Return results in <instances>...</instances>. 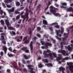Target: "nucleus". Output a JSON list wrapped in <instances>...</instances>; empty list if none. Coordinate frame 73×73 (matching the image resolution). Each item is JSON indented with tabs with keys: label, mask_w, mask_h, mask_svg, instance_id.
I'll return each instance as SVG.
<instances>
[{
	"label": "nucleus",
	"mask_w": 73,
	"mask_h": 73,
	"mask_svg": "<svg viewBox=\"0 0 73 73\" xmlns=\"http://www.w3.org/2000/svg\"><path fill=\"white\" fill-rule=\"evenodd\" d=\"M43 54L44 55V58H48L49 56V58L50 60H52L53 59V56H52V53H49L48 54L46 53V51H44Z\"/></svg>",
	"instance_id": "obj_1"
},
{
	"label": "nucleus",
	"mask_w": 73,
	"mask_h": 73,
	"mask_svg": "<svg viewBox=\"0 0 73 73\" xmlns=\"http://www.w3.org/2000/svg\"><path fill=\"white\" fill-rule=\"evenodd\" d=\"M73 64V63L72 62L70 63L68 62H67V64L68 66V68L71 73H73V65H72Z\"/></svg>",
	"instance_id": "obj_2"
},
{
	"label": "nucleus",
	"mask_w": 73,
	"mask_h": 73,
	"mask_svg": "<svg viewBox=\"0 0 73 73\" xmlns=\"http://www.w3.org/2000/svg\"><path fill=\"white\" fill-rule=\"evenodd\" d=\"M50 8L51 10H50V11L51 13H53V15H55V16H57V17H60L61 15L60 14H59V13H56V11L52 10L53 7H51Z\"/></svg>",
	"instance_id": "obj_3"
},
{
	"label": "nucleus",
	"mask_w": 73,
	"mask_h": 73,
	"mask_svg": "<svg viewBox=\"0 0 73 73\" xmlns=\"http://www.w3.org/2000/svg\"><path fill=\"white\" fill-rule=\"evenodd\" d=\"M52 44L51 43L46 42L45 43V46H42L41 48L42 49H47V48H48V46H52Z\"/></svg>",
	"instance_id": "obj_4"
},
{
	"label": "nucleus",
	"mask_w": 73,
	"mask_h": 73,
	"mask_svg": "<svg viewBox=\"0 0 73 73\" xmlns=\"http://www.w3.org/2000/svg\"><path fill=\"white\" fill-rule=\"evenodd\" d=\"M36 40H33V41H31V42L29 46L30 47V50L31 51V53H33V43L34 44H35L36 43Z\"/></svg>",
	"instance_id": "obj_5"
},
{
	"label": "nucleus",
	"mask_w": 73,
	"mask_h": 73,
	"mask_svg": "<svg viewBox=\"0 0 73 73\" xmlns=\"http://www.w3.org/2000/svg\"><path fill=\"white\" fill-rule=\"evenodd\" d=\"M52 55H54V57L55 58H56V61H57V62L60 61V60H61V55L60 54H58V56H58V57H57V55H56V54L55 53H53Z\"/></svg>",
	"instance_id": "obj_6"
},
{
	"label": "nucleus",
	"mask_w": 73,
	"mask_h": 73,
	"mask_svg": "<svg viewBox=\"0 0 73 73\" xmlns=\"http://www.w3.org/2000/svg\"><path fill=\"white\" fill-rule=\"evenodd\" d=\"M69 30H68V33L66 34V33H64V36H66L63 38L62 41H66L67 38L68 37V36L69 33Z\"/></svg>",
	"instance_id": "obj_7"
},
{
	"label": "nucleus",
	"mask_w": 73,
	"mask_h": 73,
	"mask_svg": "<svg viewBox=\"0 0 73 73\" xmlns=\"http://www.w3.org/2000/svg\"><path fill=\"white\" fill-rule=\"evenodd\" d=\"M27 67L30 70V72L31 73H35V72L34 71H33V68H31V67H32V66L31 65H29L27 66Z\"/></svg>",
	"instance_id": "obj_8"
},
{
	"label": "nucleus",
	"mask_w": 73,
	"mask_h": 73,
	"mask_svg": "<svg viewBox=\"0 0 73 73\" xmlns=\"http://www.w3.org/2000/svg\"><path fill=\"white\" fill-rule=\"evenodd\" d=\"M63 45H67V44L65 42H62L61 41L60 45V48L61 49H63V47H64Z\"/></svg>",
	"instance_id": "obj_9"
},
{
	"label": "nucleus",
	"mask_w": 73,
	"mask_h": 73,
	"mask_svg": "<svg viewBox=\"0 0 73 73\" xmlns=\"http://www.w3.org/2000/svg\"><path fill=\"white\" fill-rule=\"evenodd\" d=\"M29 31V35H30V36L31 37V36L32 35V27H30L28 29Z\"/></svg>",
	"instance_id": "obj_10"
},
{
	"label": "nucleus",
	"mask_w": 73,
	"mask_h": 73,
	"mask_svg": "<svg viewBox=\"0 0 73 73\" xmlns=\"http://www.w3.org/2000/svg\"><path fill=\"white\" fill-rule=\"evenodd\" d=\"M1 38L0 39V40H1V41H4V40H5V38H4V35H5V34L4 33H2L1 34Z\"/></svg>",
	"instance_id": "obj_11"
},
{
	"label": "nucleus",
	"mask_w": 73,
	"mask_h": 73,
	"mask_svg": "<svg viewBox=\"0 0 73 73\" xmlns=\"http://www.w3.org/2000/svg\"><path fill=\"white\" fill-rule=\"evenodd\" d=\"M3 50H4L5 52V54H6V53H7V48L6 46H3Z\"/></svg>",
	"instance_id": "obj_12"
},
{
	"label": "nucleus",
	"mask_w": 73,
	"mask_h": 73,
	"mask_svg": "<svg viewBox=\"0 0 73 73\" xmlns=\"http://www.w3.org/2000/svg\"><path fill=\"white\" fill-rule=\"evenodd\" d=\"M62 53L64 56H68V53H66V51L64 50H62Z\"/></svg>",
	"instance_id": "obj_13"
},
{
	"label": "nucleus",
	"mask_w": 73,
	"mask_h": 73,
	"mask_svg": "<svg viewBox=\"0 0 73 73\" xmlns=\"http://www.w3.org/2000/svg\"><path fill=\"white\" fill-rule=\"evenodd\" d=\"M65 47L67 48L69 51H71L72 50V47H70V45H68V46H65Z\"/></svg>",
	"instance_id": "obj_14"
},
{
	"label": "nucleus",
	"mask_w": 73,
	"mask_h": 73,
	"mask_svg": "<svg viewBox=\"0 0 73 73\" xmlns=\"http://www.w3.org/2000/svg\"><path fill=\"white\" fill-rule=\"evenodd\" d=\"M9 13H11V12H14L15 11V8L13 7L11 9H9L8 10Z\"/></svg>",
	"instance_id": "obj_15"
},
{
	"label": "nucleus",
	"mask_w": 73,
	"mask_h": 73,
	"mask_svg": "<svg viewBox=\"0 0 73 73\" xmlns=\"http://www.w3.org/2000/svg\"><path fill=\"white\" fill-rule=\"evenodd\" d=\"M51 7H52V10H53V11H57V10L58 9L56 8L55 7H54L52 6H51L50 7V10H51Z\"/></svg>",
	"instance_id": "obj_16"
},
{
	"label": "nucleus",
	"mask_w": 73,
	"mask_h": 73,
	"mask_svg": "<svg viewBox=\"0 0 73 73\" xmlns=\"http://www.w3.org/2000/svg\"><path fill=\"white\" fill-rule=\"evenodd\" d=\"M73 8L70 7L69 8H67L66 10V12H71V11Z\"/></svg>",
	"instance_id": "obj_17"
},
{
	"label": "nucleus",
	"mask_w": 73,
	"mask_h": 73,
	"mask_svg": "<svg viewBox=\"0 0 73 73\" xmlns=\"http://www.w3.org/2000/svg\"><path fill=\"white\" fill-rule=\"evenodd\" d=\"M12 1H13V0H5V2L7 4H8L9 3H12Z\"/></svg>",
	"instance_id": "obj_18"
},
{
	"label": "nucleus",
	"mask_w": 73,
	"mask_h": 73,
	"mask_svg": "<svg viewBox=\"0 0 73 73\" xmlns=\"http://www.w3.org/2000/svg\"><path fill=\"white\" fill-rule=\"evenodd\" d=\"M41 4H39L37 7V10L40 11L41 9Z\"/></svg>",
	"instance_id": "obj_19"
},
{
	"label": "nucleus",
	"mask_w": 73,
	"mask_h": 73,
	"mask_svg": "<svg viewBox=\"0 0 73 73\" xmlns=\"http://www.w3.org/2000/svg\"><path fill=\"white\" fill-rule=\"evenodd\" d=\"M43 24L44 25H48V22L47 21L45 20H43Z\"/></svg>",
	"instance_id": "obj_20"
},
{
	"label": "nucleus",
	"mask_w": 73,
	"mask_h": 73,
	"mask_svg": "<svg viewBox=\"0 0 73 73\" xmlns=\"http://www.w3.org/2000/svg\"><path fill=\"white\" fill-rule=\"evenodd\" d=\"M6 24L7 25V27H9V22L8 21V20H6L5 21Z\"/></svg>",
	"instance_id": "obj_21"
},
{
	"label": "nucleus",
	"mask_w": 73,
	"mask_h": 73,
	"mask_svg": "<svg viewBox=\"0 0 73 73\" xmlns=\"http://www.w3.org/2000/svg\"><path fill=\"white\" fill-rule=\"evenodd\" d=\"M7 56H9V57H12L14 56V55H13V54L11 53L10 54L9 53L7 54Z\"/></svg>",
	"instance_id": "obj_22"
},
{
	"label": "nucleus",
	"mask_w": 73,
	"mask_h": 73,
	"mask_svg": "<svg viewBox=\"0 0 73 73\" xmlns=\"http://www.w3.org/2000/svg\"><path fill=\"white\" fill-rule=\"evenodd\" d=\"M27 49H28V48L27 47H24L21 48V50H26Z\"/></svg>",
	"instance_id": "obj_23"
},
{
	"label": "nucleus",
	"mask_w": 73,
	"mask_h": 73,
	"mask_svg": "<svg viewBox=\"0 0 73 73\" xmlns=\"http://www.w3.org/2000/svg\"><path fill=\"white\" fill-rule=\"evenodd\" d=\"M42 61L43 62H46V63H48V60L47 59H42Z\"/></svg>",
	"instance_id": "obj_24"
},
{
	"label": "nucleus",
	"mask_w": 73,
	"mask_h": 73,
	"mask_svg": "<svg viewBox=\"0 0 73 73\" xmlns=\"http://www.w3.org/2000/svg\"><path fill=\"white\" fill-rule=\"evenodd\" d=\"M16 5L17 7H19L20 5V3L19 2H17L16 3Z\"/></svg>",
	"instance_id": "obj_25"
},
{
	"label": "nucleus",
	"mask_w": 73,
	"mask_h": 73,
	"mask_svg": "<svg viewBox=\"0 0 73 73\" xmlns=\"http://www.w3.org/2000/svg\"><path fill=\"white\" fill-rule=\"evenodd\" d=\"M10 33L11 35H13L14 36H15V35H16V33H15V32L13 31H12V32H11L10 31Z\"/></svg>",
	"instance_id": "obj_26"
},
{
	"label": "nucleus",
	"mask_w": 73,
	"mask_h": 73,
	"mask_svg": "<svg viewBox=\"0 0 73 73\" xmlns=\"http://www.w3.org/2000/svg\"><path fill=\"white\" fill-rule=\"evenodd\" d=\"M43 40H44L43 39H42L40 40V42L41 43L42 45H44V44H45V43L44 42V41H42Z\"/></svg>",
	"instance_id": "obj_27"
},
{
	"label": "nucleus",
	"mask_w": 73,
	"mask_h": 73,
	"mask_svg": "<svg viewBox=\"0 0 73 73\" xmlns=\"http://www.w3.org/2000/svg\"><path fill=\"white\" fill-rule=\"evenodd\" d=\"M8 29L10 30H15V28L12 27H8Z\"/></svg>",
	"instance_id": "obj_28"
},
{
	"label": "nucleus",
	"mask_w": 73,
	"mask_h": 73,
	"mask_svg": "<svg viewBox=\"0 0 73 73\" xmlns=\"http://www.w3.org/2000/svg\"><path fill=\"white\" fill-rule=\"evenodd\" d=\"M56 35L58 36H59V32H60V30H56Z\"/></svg>",
	"instance_id": "obj_29"
},
{
	"label": "nucleus",
	"mask_w": 73,
	"mask_h": 73,
	"mask_svg": "<svg viewBox=\"0 0 73 73\" xmlns=\"http://www.w3.org/2000/svg\"><path fill=\"white\" fill-rule=\"evenodd\" d=\"M27 13H26L25 15H22L21 16V17L22 18H26V16H27Z\"/></svg>",
	"instance_id": "obj_30"
},
{
	"label": "nucleus",
	"mask_w": 73,
	"mask_h": 73,
	"mask_svg": "<svg viewBox=\"0 0 73 73\" xmlns=\"http://www.w3.org/2000/svg\"><path fill=\"white\" fill-rule=\"evenodd\" d=\"M23 56L24 58H25L26 60H28V56H27L26 55L24 54Z\"/></svg>",
	"instance_id": "obj_31"
},
{
	"label": "nucleus",
	"mask_w": 73,
	"mask_h": 73,
	"mask_svg": "<svg viewBox=\"0 0 73 73\" xmlns=\"http://www.w3.org/2000/svg\"><path fill=\"white\" fill-rule=\"evenodd\" d=\"M28 38V37L27 36H25L24 37L23 40V41H26V40H27V39Z\"/></svg>",
	"instance_id": "obj_32"
},
{
	"label": "nucleus",
	"mask_w": 73,
	"mask_h": 73,
	"mask_svg": "<svg viewBox=\"0 0 73 73\" xmlns=\"http://www.w3.org/2000/svg\"><path fill=\"white\" fill-rule=\"evenodd\" d=\"M56 37L57 39V40H58L59 41H61V38H59L58 36H56Z\"/></svg>",
	"instance_id": "obj_33"
},
{
	"label": "nucleus",
	"mask_w": 73,
	"mask_h": 73,
	"mask_svg": "<svg viewBox=\"0 0 73 73\" xmlns=\"http://www.w3.org/2000/svg\"><path fill=\"white\" fill-rule=\"evenodd\" d=\"M32 1H33V0H27V2L29 3H30V4H32Z\"/></svg>",
	"instance_id": "obj_34"
},
{
	"label": "nucleus",
	"mask_w": 73,
	"mask_h": 73,
	"mask_svg": "<svg viewBox=\"0 0 73 73\" xmlns=\"http://www.w3.org/2000/svg\"><path fill=\"white\" fill-rule=\"evenodd\" d=\"M61 5L63 6H66L67 5V3H62Z\"/></svg>",
	"instance_id": "obj_35"
},
{
	"label": "nucleus",
	"mask_w": 73,
	"mask_h": 73,
	"mask_svg": "<svg viewBox=\"0 0 73 73\" xmlns=\"http://www.w3.org/2000/svg\"><path fill=\"white\" fill-rule=\"evenodd\" d=\"M0 22L1 23V24L2 25H4V21L3 20H1L0 21Z\"/></svg>",
	"instance_id": "obj_36"
},
{
	"label": "nucleus",
	"mask_w": 73,
	"mask_h": 73,
	"mask_svg": "<svg viewBox=\"0 0 73 73\" xmlns=\"http://www.w3.org/2000/svg\"><path fill=\"white\" fill-rule=\"evenodd\" d=\"M20 15H19L17 16L16 17V20H19L20 19Z\"/></svg>",
	"instance_id": "obj_37"
},
{
	"label": "nucleus",
	"mask_w": 73,
	"mask_h": 73,
	"mask_svg": "<svg viewBox=\"0 0 73 73\" xmlns=\"http://www.w3.org/2000/svg\"><path fill=\"white\" fill-rule=\"evenodd\" d=\"M38 66L39 68H42V64L41 63H40L38 65Z\"/></svg>",
	"instance_id": "obj_38"
},
{
	"label": "nucleus",
	"mask_w": 73,
	"mask_h": 73,
	"mask_svg": "<svg viewBox=\"0 0 73 73\" xmlns=\"http://www.w3.org/2000/svg\"><path fill=\"white\" fill-rule=\"evenodd\" d=\"M2 5L3 6L4 8H6V6H5V4H4V3H2Z\"/></svg>",
	"instance_id": "obj_39"
},
{
	"label": "nucleus",
	"mask_w": 73,
	"mask_h": 73,
	"mask_svg": "<svg viewBox=\"0 0 73 73\" xmlns=\"http://www.w3.org/2000/svg\"><path fill=\"white\" fill-rule=\"evenodd\" d=\"M55 28H57V29H58L60 28V26L58 25H56L54 26Z\"/></svg>",
	"instance_id": "obj_40"
},
{
	"label": "nucleus",
	"mask_w": 73,
	"mask_h": 73,
	"mask_svg": "<svg viewBox=\"0 0 73 73\" xmlns=\"http://www.w3.org/2000/svg\"><path fill=\"white\" fill-rule=\"evenodd\" d=\"M3 13H4V12H3V11L2 10H0V14H1V15H3Z\"/></svg>",
	"instance_id": "obj_41"
},
{
	"label": "nucleus",
	"mask_w": 73,
	"mask_h": 73,
	"mask_svg": "<svg viewBox=\"0 0 73 73\" xmlns=\"http://www.w3.org/2000/svg\"><path fill=\"white\" fill-rule=\"evenodd\" d=\"M37 3H38V0H36L35 2V6H36V5H37Z\"/></svg>",
	"instance_id": "obj_42"
},
{
	"label": "nucleus",
	"mask_w": 73,
	"mask_h": 73,
	"mask_svg": "<svg viewBox=\"0 0 73 73\" xmlns=\"http://www.w3.org/2000/svg\"><path fill=\"white\" fill-rule=\"evenodd\" d=\"M29 42V40H28V39L24 41V42L25 44H28Z\"/></svg>",
	"instance_id": "obj_43"
},
{
	"label": "nucleus",
	"mask_w": 73,
	"mask_h": 73,
	"mask_svg": "<svg viewBox=\"0 0 73 73\" xmlns=\"http://www.w3.org/2000/svg\"><path fill=\"white\" fill-rule=\"evenodd\" d=\"M61 29V34H63V33H64V29L63 28L62 29Z\"/></svg>",
	"instance_id": "obj_44"
},
{
	"label": "nucleus",
	"mask_w": 73,
	"mask_h": 73,
	"mask_svg": "<svg viewBox=\"0 0 73 73\" xmlns=\"http://www.w3.org/2000/svg\"><path fill=\"white\" fill-rule=\"evenodd\" d=\"M15 14H20V12L17 11H15Z\"/></svg>",
	"instance_id": "obj_45"
},
{
	"label": "nucleus",
	"mask_w": 73,
	"mask_h": 73,
	"mask_svg": "<svg viewBox=\"0 0 73 73\" xmlns=\"http://www.w3.org/2000/svg\"><path fill=\"white\" fill-rule=\"evenodd\" d=\"M47 66H53V65H52V64L51 63H50L47 64Z\"/></svg>",
	"instance_id": "obj_46"
},
{
	"label": "nucleus",
	"mask_w": 73,
	"mask_h": 73,
	"mask_svg": "<svg viewBox=\"0 0 73 73\" xmlns=\"http://www.w3.org/2000/svg\"><path fill=\"white\" fill-rule=\"evenodd\" d=\"M36 36H37L38 38H40V37H41V35H40L39 34H38L36 35Z\"/></svg>",
	"instance_id": "obj_47"
},
{
	"label": "nucleus",
	"mask_w": 73,
	"mask_h": 73,
	"mask_svg": "<svg viewBox=\"0 0 73 73\" xmlns=\"http://www.w3.org/2000/svg\"><path fill=\"white\" fill-rule=\"evenodd\" d=\"M7 72L8 73H11V70L7 69Z\"/></svg>",
	"instance_id": "obj_48"
},
{
	"label": "nucleus",
	"mask_w": 73,
	"mask_h": 73,
	"mask_svg": "<svg viewBox=\"0 0 73 73\" xmlns=\"http://www.w3.org/2000/svg\"><path fill=\"white\" fill-rule=\"evenodd\" d=\"M49 29H50V31H53V27H50L49 28Z\"/></svg>",
	"instance_id": "obj_49"
},
{
	"label": "nucleus",
	"mask_w": 73,
	"mask_h": 73,
	"mask_svg": "<svg viewBox=\"0 0 73 73\" xmlns=\"http://www.w3.org/2000/svg\"><path fill=\"white\" fill-rule=\"evenodd\" d=\"M19 38L20 37L19 36H17L15 38V40H17L19 39Z\"/></svg>",
	"instance_id": "obj_50"
},
{
	"label": "nucleus",
	"mask_w": 73,
	"mask_h": 73,
	"mask_svg": "<svg viewBox=\"0 0 73 73\" xmlns=\"http://www.w3.org/2000/svg\"><path fill=\"white\" fill-rule=\"evenodd\" d=\"M47 5V7L45 8V11H46V10H47V9H48V8H49V6L48 5Z\"/></svg>",
	"instance_id": "obj_51"
},
{
	"label": "nucleus",
	"mask_w": 73,
	"mask_h": 73,
	"mask_svg": "<svg viewBox=\"0 0 73 73\" xmlns=\"http://www.w3.org/2000/svg\"><path fill=\"white\" fill-rule=\"evenodd\" d=\"M33 39V40L34 41H36V39H37V37L36 36L34 37Z\"/></svg>",
	"instance_id": "obj_52"
},
{
	"label": "nucleus",
	"mask_w": 73,
	"mask_h": 73,
	"mask_svg": "<svg viewBox=\"0 0 73 73\" xmlns=\"http://www.w3.org/2000/svg\"><path fill=\"white\" fill-rule=\"evenodd\" d=\"M23 26H24L23 24H22L21 25V27H20V29H21L23 28Z\"/></svg>",
	"instance_id": "obj_53"
},
{
	"label": "nucleus",
	"mask_w": 73,
	"mask_h": 73,
	"mask_svg": "<svg viewBox=\"0 0 73 73\" xmlns=\"http://www.w3.org/2000/svg\"><path fill=\"white\" fill-rule=\"evenodd\" d=\"M37 30H38V31H40V30H41V28L39 27H37Z\"/></svg>",
	"instance_id": "obj_54"
},
{
	"label": "nucleus",
	"mask_w": 73,
	"mask_h": 73,
	"mask_svg": "<svg viewBox=\"0 0 73 73\" xmlns=\"http://www.w3.org/2000/svg\"><path fill=\"white\" fill-rule=\"evenodd\" d=\"M27 64H31V62H30V60H27Z\"/></svg>",
	"instance_id": "obj_55"
},
{
	"label": "nucleus",
	"mask_w": 73,
	"mask_h": 73,
	"mask_svg": "<svg viewBox=\"0 0 73 73\" xmlns=\"http://www.w3.org/2000/svg\"><path fill=\"white\" fill-rule=\"evenodd\" d=\"M55 5L56 7H59V5L58 4L56 3L55 4Z\"/></svg>",
	"instance_id": "obj_56"
},
{
	"label": "nucleus",
	"mask_w": 73,
	"mask_h": 73,
	"mask_svg": "<svg viewBox=\"0 0 73 73\" xmlns=\"http://www.w3.org/2000/svg\"><path fill=\"white\" fill-rule=\"evenodd\" d=\"M9 50L11 52H12V49L11 47H10L9 48Z\"/></svg>",
	"instance_id": "obj_57"
},
{
	"label": "nucleus",
	"mask_w": 73,
	"mask_h": 73,
	"mask_svg": "<svg viewBox=\"0 0 73 73\" xmlns=\"http://www.w3.org/2000/svg\"><path fill=\"white\" fill-rule=\"evenodd\" d=\"M16 27L17 28H19L20 27V24H17L16 26Z\"/></svg>",
	"instance_id": "obj_58"
},
{
	"label": "nucleus",
	"mask_w": 73,
	"mask_h": 73,
	"mask_svg": "<svg viewBox=\"0 0 73 73\" xmlns=\"http://www.w3.org/2000/svg\"><path fill=\"white\" fill-rule=\"evenodd\" d=\"M0 54L1 56H3L4 54V52L3 51H1V52Z\"/></svg>",
	"instance_id": "obj_59"
},
{
	"label": "nucleus",
	"mask_w": 73,
	"mask_h": 73,
	"mask_svg": "<svg viewBox=\"0 0 73 73\" xmlns=\"http://www.w3.org/2000/svg\"><path fill=\"white\" fill-rule=\"evenodd\" d=\"M29 15V14H28L27 13V15H26V18L28 19H29V17L28 16Z\"/></svg>",
	"instance_id": "obj_60"
},
{
	"label": "nucleus",
	"mask_w": 73,
	"mask_h": 73,
	"mask_svg": "<svg viewBox=\"0 0 73 73\" xmlns=\"http://www.w3.org/2000/svg\"><path fill=\"white\" fill-rule=\"evenodd\" d=\"M25 52H26V53H29V50L27 49H26V50H25Z\"/></svg>",
	"instance_id": "obj_61"
},
{
	"label": "nucleus",
	"mask_w": 73,
	"mask_h": 73,
	"mask_svg": "<svg viewBox=\"0 0 73 73\" xmlns=\"http://www.w3.org/2000/svg\"><path fill=\"white\" fill-rule=\"evenodd\" d=\"M64 60H69V57H66V58H64Z\"/></svg>",
	"instance_id": "obj_62"
},
{
	"label": "nucleus",
	"mask_w": 73,
	"mask_h": 73,
	"mask_svg": "<svg viewBox=\"0 0 73 73\" xmlns=\"http://www.w3.org/2000/svg\"><path fill=\"white\" fill-rule=\"evenodd\" d=\"M31 20H32V19L31 18H30V19H29L28 21V22L29 23H30V21H31Z\"/></svg>",
	"instance_id": "obj_63"
},
{
	"label": "nucleus",
	"mask_w": 73,
	"mask_h": 73,
	"mask_svg": "<svg viewBox=\"0 0 73 73\" xmlns=\"http://www.w3.org/2000/svg\"><path fill=\"white\" fill-rule=\"evenodd\" d=\"M61 8H66V7L62 6H61Z\"/></svg>",
	"instance_id": "obj_64"
}]
</instances>
